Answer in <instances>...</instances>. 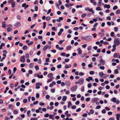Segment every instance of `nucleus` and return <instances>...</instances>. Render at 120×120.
<instances>
[{
  "label": "nucleus",
  "instance_id": "nucleus-40",
  "mask_svg": "<svg viewBox=\"0 0 120 120\" xmlns=\"http://www.w3.org/2000/svg\"><path fill=\"white\" fill-rule=\"evenodd\" d=\"M18 113V111L17 110H14L13 111V113L15 114H16Z\"/></svg>",
  "mask_w": 120,
  "mask_h": 120
},
{
  "label": "nucleus",
  "instance_id": "nucleus-6",
  "mask_svg": "<svg viewBox=\"0 0 120 120\" xmlns=\"http://www.w3.org/2000/svg\"><path fill=\"white\" fill-rule=\"evenodd\" d=\"M79 84L81 85L84 83V80L82 78H81L79 79Z\"/></svg>",
  "mask_w": 120,
  "mask_h": 120
},
{
  "label": "nucleus",
  "instance_id": "nucleus-1",
  "mask_svg": "<svg viewBox=\"0 0 120 120\" xmlns=\"http://www.w3.org/2000/svg\"><path fill=\"white\" fill-rule=\"evenodd\" d=\"M114 44L118 46L120 44V40L118 38H116L114 40Z\"/></svg>",
  "mask_w": 120,
  "mask_h": 120
},
{
  "label": "nucleus",
  "instance_id": "nucleus-38",
  "mask_svg": "<svg viewBox=\"0 0 120 120\" xmlns=\"http://www.w3.org/2000/svg\"><path fill=\"white\" fill-rule=\"evenodd\" d=\"M104 75V73L102 72H99V75L100 76H102Z\"/></svg>",
  "mask_w": 120,
  "mask_h": 120
},
{
  "label": "nucleus",
  "instance_id": "nucleus-47",
  "mask_svg": "<svg viewBox=\"0 0 120 120\" xmlns=\"http://www.w3.org/2000/svg\"><path fill=\"white\" fill-rule=\"evenodd\" d=\"M98 34L100 35L101 36H103L104 35V33H99Z\"/></svg>",
  "mask_w": 120,
  "mask_h": 120
},
{
  "label": "nucleus",
  "instance_id": "nucleus-5",
  "mask_svg": "<svg viewBox=\"0 0 120 120\" xmlns=\"http://www.w3.org/2000/svg\"><path fill=\"white\" fill-rule=\"evenodd\" d=\"M99 61L102 65H104L105 63V61L102 58L100 59Z\"/></svg>",
  "mask_w": 120,
  "mask_h": 120
},
{
  "label": "nucleus",
  "instance_id": "nucleus-22",
  "mask_svg": "<svg viewBox=\"0 0 120 120\" xmlns=\"http://www.w3.org/2000/svg\"><path fill=\"white\" fill-rule=\"evenodd\" d=\"M116 119L117 120H119V117L120 118V114H116Z\"/></svg>",
  "mask_w": 120,
  "mask_h": 120
},
{
  "label": "nucleus",
  "instance_id": "nucleus-2",
  "mask_svg": "<svg viewBox=\"0 0 120 120\" xmlns=\"http://www.w3.org/2000/svg\"><path fill=\"white\" fill-rule=\"evenodd\" d=\"M78 87L77 85H75L73 86L70 89L71 91V92H73L76 90Z\"/></svg>",
  "mask_w": 120,
  "mask_h": 120
},
{
  "label": "nucleus",
  "instance_id": "nucleus-63",
  "mask_svg": "<svg viewBox=\"0 0 120 120\" xmlns=\"http://www.w3.org/2000/svg\"><path fill=\"white\" fill-rule=\"evenodd\" d=\"M94 111L93 110L91 109L90 111V112L91 114H93L94 113Z\"/></svg>",
  "mask_w": 120,
  "mask_h": 120
},
{
  "label": "nucleus",
  "instance_id": "nucleus-54",
  "mask_svg": "<svg viewBox=\"0 0 120 120\" xmlns=\"http://www.w3.org/2000/svg\"><path fill=\"white\" fill-rule=\"evenodd\" d=\"M27 100L26 99H24L23 100V103H26L27 102Z\"/></svg>",
  "mask_w": 120,
  "mask_h": 120
},
{
  "label": "nucleus",
  "instance_id": "nucleus-8",
  "mask_svg": "<svg viewBox=\"0 0 120 120\" xmlns=\"http://www.w3.org/2000/svg\"><path fill=\"white\" fill-rule=\"evenodd\" d=\"M21 23L19 22H16L14 24V26H15L18 27L21 26Z\"/></svg>",
  "mask_w": 120,
  "mask_h": 120
},
{
  "label": "nucleus",
  "instance_id": "nucleus-4",
  "mask_svg": "<svg viewBox=\"0 0 120 120\" xmlns=\"http://www.w3.org/2000/svg\"><path fill=\"white\" fill-rule=\"evenodd\" d=\"M20 60L22 62H24L26 60L25 58V56H21L20 58Z\"/></svg>",
  "mask_w": 120,
  "mask_h": 120
},
{
  "label": "nucleus",
  "instance_id": "nucleus-59",
  "mask_svg": "<svg viewBox=\"0 0 120 120\" xmlns=\"http://www.w3.org/2000/svg\"><path fill=\"white\" fill-rule=\"evenodd\" d=\"M87 46L86 44H85L82 45V47L83 48H85Z\"/></svg>",
  "mask_w": 120,
  "mask_h": 120
},
{
  "label": "nucleus",
  "instance_id": "nucleus-49",
  "mask_svg": "<svg viewBox=\"0 0 120 120\" xmlns=\"http://www.w3.org/2000/svg\"><path fill=\"white\" fill-rule=\"evenodd\" d=\"M103 78H105L107 77V75L106 74H104V75H103Z\"/></svg>",
  "mask_w": 120,
  "mask_h": 120
},
{
  "label": "nucleus",
  "instance_id": "nucleus-58",
  "mask_svg": "<svg viewBox=\"0 0 120 120\" xmlns=\"http://www.w3.org/2000/svg\"><path fill=\"white\" fill-rule=\"evenodd\" d=\"M51 91L52 93H54L55 91V89H52L51 90Z\"/></svg>",
  "mask_w": 120,
  "mask_h": 120
},
{
  "label": "nucleus",
  "instance_id": "nucleus-16",
  "mask_svg": "<svg viewBox=\"0 0 120 120\" xmlns=\"http://www.w3.org/2000/svg\"><path fill=\"white\" fill-rule=\"evenodd\" d=\"M63 17H59V19H57L56 20V21L58 22H60L61 21L63 20Z\"/></svg>",
  "mask_w": 120,
  "mask_h": 120
},
{
  "label": "nucleus",
  "instance_id": "nucleus-28",
  "mask_svg": "<svg viewBox=\"0 0 120 120\" xmlns=\"http://www.w3.org/2000/svg\"><path fill=\"white\" fill-rule=\"evenodd\" d=\"M22 49L24 50H26L27 49V47L26 45L24 46L23 47Z\"/></svg>",
  "mask_w": 120,
  "mask_h": 120
},
{
  "label": "nucleus",
  "instance_id": "nucleus-24",
  "mask_svg": "<svg viewBox=\"0 0 120 120\" xmlns=\"http://www.w3.org/2000/svg\"><path fill=\"white\" fill-rule=\"evenodd\" d=\"M72 105V104L71 103L70 101H69L68 102V107L69 108L70 106H71Z\"/></svg>",
  "mask_w": 120,
  "mask_h": 120
},
{
  "label": "nucleus",
  "instance_id": "nucleus-26",
  "mask_svg": "<svg viewBox=\"0 0 120 120\" xmlns=\"http://www.w3.org/2000/svg\"><path fill=\"white\" fill-rule=\"evenodd\" d=\"M42 85V82H38L36 83L35 85L36 86H41Z\"/></svg>",
  "mask_w": 120,
  "mask_h": 120
},
{
  "label": "nucleus",
  "instance_id": "nucleus-55",
  "mask_svg": "<svg viewBox=\"0 0 120 120\" xmlns=\"http://www.w3.org/2000/svg\"><path fill=\"white\" fill-rule=\"evenodd\" d=\"M94 72L93 71H90L89 72L90 74L91 75H93L94 74Z\"/></svg>",
  "mask_w": 120,
  "mask_h": 120
},
{
  "label": "nucleus",
  "instance_id": "nucleus-43",
  "mask_svg": "<svg viewBox=\"0 0 120 120\" xmlns=\"http://www.w3.org/2000/svg\"><path fill=\"white\" fill-rule=\"evenodd\" d=\"M84 73L83 72H80L79 73V75L80 76H82L84 75Z\"/></svg>",
  "mask_w": 120,
  "mask_h": 120
},
{
  "label": "nucleus",
  "instance_id": "nucleus-19",
  "mask_svg": "<svg viewBox=\"0 0 120 120\" xmlns=\"http://www.w3.org/2000/svg\"><path fill=\"white\" fill-rule=\"evenodd\" d=\"M104 7L105 8H107V9H109L110 8V6L109 4H105L104 6Z\"/></svg>",
  "mask_w": 120,
  "mask_h": 120
},
{
  "label": "nucleus",
  "instance_id": "nucleus-42",
  "mask_svg": "<svg viewBox=\"0 0 120 120\" xmlns=\"http://www.w3.org/2000/svg\"><path fill=\"white\" fill-rule=\"evenodd\" d=\"M82 7V5H77L76 6V8H81Z\"/></svg>",
  "mask_w": 120,
  "mask_h": 120
},
{
  "label": "nucleus",
  "instance_id": "nucleus-52",
  "mask_svg": "<svg viewBox=\"0 0 120 120\" xmlns=\"http://www.w3.org/2000/svg\"><path fill=\"white\" fill-rule=\"evenodd\" d=\"M12 30V29L11 28H8L7 29V31L8 32L11 31Z\"/></svg>",
  "mask_w": 120,
  "mask_h": 120
},
{
  "label": "nucleus",
  "instance_id": "nucleus-64",
  "mask_svg": "<svg viewBox=\"0 0 120 120\" xmlns=\"http://www.w3.org/2000/svg\"><path fill=\"white\" fill-rule=\"evenodd\" d=\"M115 119L113 117H111L109 119V120H114Z\"/></svg>",
  "mask_w": 120,
  "mask_h": 120
},
{
  "label": "nucleus",
  "instance_id": "nucleus-56",
  "mask_svg": "<svg viewBox=\"0 0 120 120\" xmlns=\"http://www.w3.org/2000/svg\"><path fill=\"white\" fill-rule=\"evenodd\" d=\"M62 66L61 64H59L57 66V68L58 69L60 68H61Z\"/></svg>",
  "mask_w": 120,
  "mask_h": 120
},
{
  "label": "nucleus",
  "instance_id": "nucleus-61",
  "mask_svg": "<svg viewBox=\"0 0 120 120\" xmlns=\"http://www.w3.org/2000/svg\"><path fill=\"white\" fill-rule=\"evenodd\" d=\"M55 5L57 8L58 9L59 8V5L57 3H56L55 4Z\"/></svg>",
  "mask_w": 120,
  "mask_h": 120
},
{
  "label": "nucleus",
  "instance_id": "nucleus-21",
  "mask_svg": "<svg viewBox=\"0 0 120 120\" xmlns=\"http://www.w3.org/2000/svg\"><path fill=\"white\" fill-rule=\"evenodd\" d=\"M102 0H99L98 1V3L97 4L98 6H100L101 5Z\"/></svg>",
  "mask_w": 120,
  "mask_h": 120
},
{
  "label": "nucleus",
  "instance_id": "nucleus-7",
  "mask_svg": "<svg viewBox=\"0 0 120 120\" xmlns=\"http://www.w3.org/2000/svg\"><path fill=\"white\" fill-rule=\"evenodd\" d=\"M49 46V45L48 44L44 46L42 49V50L43 51H45L48 48Z\"/></svg>",
  "mask_w": 120,
  "mask_h": 120
},
{
  "label": "nucleus",
  "instance_id": "nucleus-20",
  "mask_svg": "<svg viewBox=\"0 0 120 120\" xmlns=\"http://www.w3.org/2000/svg\"><path fill=\"white\" fill-rule=\"evenodd\" d=\"M90 2L91 3L93 4L94 6H95L96 4V2L94 0H90Z\"/></svg>",
  "mask_w": 120,
  "mask_h": 120
},
{
  "label": "nucleus",
  "instance_id": "nucleus-12",
  "mask_svg": "<svg viewBox=\"0 0 120 120\" xmlns=\"http://www.w3.org/2000/svg\"><path fill=\"white\" fill-rule=\"evenodd\" d=\"M64 31V30L63 28H61L60 29V30L59 32L58 33V35L60 36L62 33Z\"/></svg>",
  "mask_w": 120,
  "mask_h": 120
},
{
  "label": "nucleus",
  "instance_id": "nucleus-35",
  "mask_svg": "<svg viewBox=\"0 0 120 120\" xmlns=\"http://www.w3.org/2000/svg\"><path fill=\"white\" fill-rule=\"evenodd\" d=\"M35 68L36 69V71L38 70L39 69V67L37 65L35 66Z\"/></svg>",
  "mask_w": 120,
  "mask_h": 120
},
{
  "label": "nucleus",
  "instance_id": "nucleus-27",
  "mask_svg": "<svg viewBox=\"0 0 120 120\" xmlns=\"http://www.w3.org/2000/svg\"><path fill=\"white\" fill-rule=\"evenodd\" d=\"M34 65V64L33 63H31L30 64L29 67L30 68H32L33 67V66Z\"/></svg>",
  "mask_w": 120,
  "mask_h": 120
},
{
  "label": "nucleus",
  "instance_id": "nucleus-53",
  "mask_svg": "<svg viewBox=\"0 0 120 120\" xmlns=\"http://www.w3.org/2000/svg\"><path fill=\"white\" fill-rule=\"evenodd\" d=\"M17 18L18 19H21V17L19 15H18L17 16Z\"/></svg>",
  "mask_w": 120,
  "mask_h": 120
},
{
  "label": "nucleus",
  "instance_id": "nucleus-29",
  "mask_svg": "<svg viewBox=\"0 0 120 120\" xmlns=\"http://www.w3.org/2000/svg\"><path fill=\"white\" fill-rule=\"evenodd\" d=\"M43 29H44L45 28V27L46 26V23L45 22H44L43 23Z\"/></svg>",
  "mask_w": 120,
  "mask_h": 120
},
{
  "label": "nucleus",
  "instance_id": "nucleus-34",
  "mask_svg": "<svg viewBox=\"0 0 120 120\" xmlns=\"http://www.w3.org/2000/svg\"><path fill=\"white\" fill-rule=\"evenodd\" d=\"M11 4L12 7V8H14L15 6V3L13 1L12 3H11Z\"/></svg>",
  "mask_w": 120,
  "mask_h": 120
},
{
  "label": "nucleus",
  "instance_id": "nucleus-15",
  "mask_svg": "<svg viewBox=\"0 0 120 120\" xmlns=\"http://www.w3.org/2000/svg\"><path fill=\"white\" fill-rule=\"evenodd\" d=\"M37 75V77L38 78H42L43 77V76L42 75H40L38 74H34V75Z\"/></svg>",
  "mask_w": 120,
  "mask_h": 120
},
{
  "label": "nucleus",
  "instance_id": "nucleus-14",
  "mask_svg": "<svg viewBox=\"0 0 120 120\" xmlns=\"http://www.w3.org/2000/svg\"><path fill=\"white\" fill-rule=\"evenodd\" d=\"M93 79L91 77H89L88 78H86V80L87 82H89L90 80H92Z\"/></svg>",
  "mask_w": 120,
  "mask_h": 120
},
{
  "label": "nucleus",
  "instance_id": "nucleus-31",
  "mask_svg": "<svg viewBox=\"0 0 120 120\" xmlns=\"http://www.w3.org/2000/svg\"><path fill=\"white\" fill-rule=\"evenodd\" d=\"M119 56L116 53H114V54L113 55V56L115 58H118Z\"/></svg>",
  "mask_w": 120,
  "mask_h": 120
},
{
  "label": "nucleus",
  "instance_id": "nucleus-46",
  "mask_svg": "<svg viewBox=\"0 0 120 120\" xmlns=\"http://www.w3.org/2000/svg\"><path fill=\"white\" fill-rule=\"evenodd\" d=\"M114 72L116 74H118L119 73V71L117 69H116L114 71Z\"/></svg>",
  "mask_w": 120,
  "mask_h": 120
},
{
  "label": "nucleus",
  "instance_id": "nucleus-39",
  "mask_svg": "<svg viewBox=\"0 0 120 120\" xmlns=\"http://www.w3.org/2000/svg\"><path fill=\"white\" fill-rule=\"evenodd\" d=\"M38 9V7L37 6H35V7L34 10L35 11H37Z\"/></svg>",
  "mask_w": 120,
  "mask_h": 120
},
{
  "label": "nucleus",
  "instance_id": "nucleus-33",
  "mask_svg": "<svg viewBox=\"0 0 120 120\" xmlns=\"http://www.w3.org/2000/svg\"><path fill=\"white\" fill-rule=\"evenodd\" d=\"M67 98V97L66 96H64L62 99V100L63 101H66Z\"/></svg>",
  "mask_w": 120,
  "mask_h": 120
},
{
  "label": "nucleus",
  "instance_id": "nucleus-62",
  "mask_svg": "<svg viewBox=\"0 0 120 120\" xmlns=\"http://www.w3.org/2000/svg\"><path fill=\"white\" fill-rule=\"evenodd\" d=\"M100 68L101 69L103 70L105 69V68L104 66H101L100 67Z\"/></svg>",
  "mask_w": 120,
  "mask_h": 120
},
{
  "label": "nucleus",
  "instance_id": "nucleus-13",
  "mask_svg": "<svg viewBox=\"0 0 120 120\" xmlns=\"http://www.w3.org/2000/svg\"><path fill=\"white\" fill-rule=\"evenodd\" d=\"M65 85L68 86H69L71 85L70 82L69 81H67L65 82Z\"/></svg>",
  "mask_w": 120,
  "mask_h": 120
},
{
  "label": "nucleus",
  "instance_id": "nucleus-17",
  "mask_svg": "<svg viewBox=\"0 0 120 120\" xmlns=\"http://www.w3.org/2000/svg\"><path fill=\"white\" fill-rule=\"evenodd\" d=\"M77 50L78 51V54L79 55H80L81 54L82 52V51L80 48H79Z\"/></svg>",
  "mask_w": 120,
  "mask_h": 120
},
{
  "label": "nucleus",
  "instance_id": "nucleus-37",
  "mask_svg": "<svg viewBox=\"0 0 120 120\" xmlns=\"http://www.w3.org/2000/svg\"><path fill=\"white\" fill-rule=\"evenodd\" d=\"M51 19L50 17L49 16H48L46 18V20L47 21Z\"/></svg>",
  "mask_w": 120,
  "mask_h": 120
},
{
  "label": "nucleus",
  "instance_id": "nucleus-32",
  "mask_svg": "<svg viewBox=\"0 0 120 120\" xmlns=\"http://www.w3.org/2000/svg\"><path fill=\"white\" fill-rule=\"evenodd\" d=\"M71 48V45H68L67 46L66 49L67 50H69Z\"/></svg>",
  "mask_w": 120,
  "mask_h": 120
},
{
  "label": "nucleus",
  "instance_id": "nucleus-51",
  "mask_svg": "<svg viewBox=\"0 0 120 120\" xmlns=\"http://www.w3.org/2000/svg\"><path fill=\"white\" fill-rule=\"evenodd\" d=\"M55 70V68L54 67H53L51 68V70L52 71H53Z\"/></svg>",
  "mask_w": 120,
  "mask_h": 120
},
{
  "label": "nucleus",
  "instance_id": "nucleus-41",
  "mask_svg": "<svg viewBox=\"0 0 120 120\" xmlns=\"http://www.w3.org/2000/svg\"><path fill=\"white\" fill-rule=\"evenodd\" d=\"M91 46H88L87 48V49L89 51H90L91 50Z\"/></svg>",
  "mask_w": 120,
  "mask_h": 120
},
{
  "label": "nucleus",
  "instance_id": "nucleus-48",
  "mask_svg": "<svg viewBox=\"0 0 120 120\" xmlns=\"http://www.w3.org/2000/svg\"><path fill=\"white\" fill-rule=\"evenodd\" d=\"M25 57L27 59L29 58V57L28 54H26L25 55Z\"/></svg>",
  "mask_w": 120,
  "mask_h": 120
},
{
  "label": "nucleus",
  "instance_id": "nucleus-44",
  "mask_svg": "<svg viewBox=\"0 0 120 120\" xmlns=\"http://www.w3.org/2000/svg\"><path fill=\"white\" fill-rule=\"evenodd\" d=\"M86 13H84V14H83L81 16V17L82 18H84L86 16Z\"/></svg>",
  "mask_w": 120,
  "mask_h": 120
},
{
  "label": "nucleus",
  "instance_id": "nucleus-10",
  "mask_svg": "<svg viewBox=\"0 0 120 120\" xmlns=\"http://www.w3.org/2000/svg\"><path fill=\"white\" fill-rule=\"evenodd\" d=\"M99 99L98 98H94L92 99V102L94 103L99 100Z\"/></svg>",
  "mask_w": 120,
  "mask_h": 120
},
{
  "label": "nucleus",
  "instance_id": "nucleus-25",
  "mask_svg": "<svg viewBox=\"0 0 120 120\" xmlns=\"http://www.w3.org/2000/svg\"><path fill=\"white\" fill-rule=\"evenodd\" d=\"M53 75V74L52 73H50L49 74L47 75V76L48 78H50Z\"/></svg>",
  "mask_w": 120,
  "mask_h": 120
},
{
  "label": "nucleus",
  "instance_id": "nucleus-45",
  "mask_svg": "<svg viewBox=\"0 0 120 120\" xmlns=\"http://www.w3.org/2000/svg\"><path fill=\"white\" fill-rule=\"evenodd\" d=\"M92 86L91 84L90 83H89L87 85L88 87V88H90Z\"/></svg>",
  "mask_w": 120,
  "mask_h": 120
},
{
  "label": "nucleus",
  "instance_id": "nucleus-57",
  "mask_svg": "<svg viewBox=\"0 0 120 120\" xmlns=\"http://www.w3.org/2000/svg\"><path fill=\"white\" fill-rule=\"evenodd\" d=\"M96 10L97 11H100L101 10V9L100 7H98L96 8Z\"/></svg>",
  "mask_w": 120,
  "mask_h": 120
},
{
  "label": "nucleus",
  "instance_id": "nucleus-11",
  "mask_svg": "<svg viewBox=\"0 0 120 120\" xmlns=\"http://www.w3.org/2000/svg\"><path fill=\"white\" fill-rule=\"evenodd\" d=\"M93 10V9L92 8H91L90 9L88 7L86 8H85V10L86 11H89L90 12H91Z\"/></svg>",
  "mask_w": 120,
  "mask_h": 120
},
{
  "label": "nucleus",
  "instance_id": "nucleus-50",
  "mask_svg": "<svg viewBox=\"0 0 120 120\" xmlns=\"http://www.w3.org/2000/svg\"><path fill=\"white\" fill-rule=\"evenodd\" d=\"M33 43V42L32 41H31L30 42L28 43V45H32Z\"/></svg>",
  "mask_w": 120,
  "mask_h": 120
},
{
  "label": "nucleus",
  "instance_id": "nucleus-36",
  "mask_svg": "<svg viewBox=\"0 0 120 120\" xmlns=\"http://www.w3.org/2000/svg\"><path fill=\"white\" fill-rule=\"evenodd\" d=\"M60 54L61 56H65L66 54V53L65 52H62L60 53Z\"/></svg>",
  "mask_w": 120,
  "mask_h": 120
},
{
  "label": "nucleus",
  "instance_id": "nucleus-3",
  "mask_svg": "<svg viewBox=\"0 0 120 120\" xmlns=\"http://www.w3.org/2000/svg\"><path fill=\"white\" fill-rule=\"evenodd\" d=\"M92 37L91 36H87L84 37V39L86 41H89L91 39V38Z\"/></svg>",
  "mask_w": 120,
  "mask_h": 120
},
{
  "label": "nucleus",
  "instance_id": "nucleus-9",
  "mask_svg": "<svg viewBox=\"0 0 120 120\" xmlns=\"http://www.w3.org/2000/svg\"><path fill=\"white\" fill-rule=\"evenodd\" d=\"M71 65L70 64L68 65L67 64H65L64 67L65 69H67L68 68H71Z\"/></svg>",
  "mask_w": 120,
  "mask_h": 120
},
{
  "label": "nucleus",
  "instance_id": "nucleus-30",
  "mask_svg": "<svg viewBox=\"0 0 120 120\" xmlns=\"http://www.w3.org/2000/svg\"><path fill=\"white\" fill-rule=\"evenodd\" d=\"M30 112L31 111L30 110H28L27 111V114L28 116H31V114H30Z\"/></svg>",
  "mask_w": 120,
  "mask_h": 120
},
{
  "label": "nucleus",
  "instance_id": "nucleus-18",
  "mask_svg": "<svg viewBox=\"0 0 120 120\" xmlns=\"http://www.w3.org/2000/svg\"><path fill=\"white\" fill-rule=\"evenodd\" d=\"M111 101H112L113 102L116 103V98L115 97L111 99Z\"/></svg>",
  "mask_w": 120,
  "mask_h": 120
},
{
  "label": "nucleus",
  "instance_id": "nucleus-60",
  "mask_svg": "<svg viewBox=\"0 0 120 120\" xmlns=\"http://www.w3.org/2000/svg\"><path fill=\"white\" fill-rule=\"evenodd\" d=\"M87 116V114L86 113L83 114L82 115V116L83 117H86Z\"/></svg>",
  "mask_w": 120,
  "mask_h": 120
},
{
  "label": "nucleus",
  "instance_id": "nucleus-23",
  "mask_svg": "<svg viewBox=\"0 0 120 120\" xmlns=\"http://www.w3.org/2000/svg\"><path fill=\"white\" fill-rule=\"evenodd\" d=\"M49 117L50 119H52V120H54V118H53V115H50L49 116Z\"/></svg>",
  "mask_w": 120,
  "mask_h": 120
}]
</instances>
